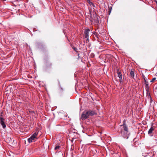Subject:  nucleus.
Masks as SVG:
<instances>
[{
  "instance_id": "obj_13",
  "label": "nucleus",
  "mask_w": 157,
  "mask_h": 157,
  "mask_svg": "<svg viewBox=\"0 0 157 157\" xmlns=\"http://www.w3.org/2000/svg\"><path fill=\"white\" fill-rule=\"evenodd\" d=\"M90 5H91V6H93V7H94V5L92 2H90Z\"/></svg>"
},
{
  "instance_id": "obj_8",
  "label": "nucleus",
  "mask_w": 157,
  "mask_h": 157,
  "mask_svg": "<svg viewBox=\"0 0 157 157\" xmlns=\"http://www.w3.org/2000/svg\"><path fill=\"white\" fill-rule=\"evenodd\" d=\"M90 31V29H87L84 32V33L85 34V38H86L87 40H88L89 39V33Z\"/></svg>"
},
{
  "instance_id": "obj_15",
  "label": "nucleus",
  "mask_w": 157,
  "mask_h": 157,
  "mask_svg": "<svg viewBox=\"0 0 157 157\" xmlns=\"http://www.w3.org/2000/svg\"><path fill=\"white\" fill-rule=\"evenodd\" d=\"M155 2L156 3V4L157 5V1H155Z\"/></svg>"
},
{
  "instance_id": "obj_10",
  "label": "nucleus",
  "mask_w": 157,
  "mask_h": 157,
  "mask_svg": "<svg viewBox=\"0 0 157 157\" xmlns=\"http://www.w3.org/2000/svg\"><path fill=\"white\" fill-rule=\"evenodd\" d=\"M130 74L131 76L133 78L134 77V71H131V72H130Z\"/></svg>"
},
{
  "instance_id": "obj_1",
  "label": "nucleus",
  "mask_w": 157,
  "mask_h": 157,
  "mask_svg": "<svg viewBox=\"0 0 157 157\" xmlns=\"http://www.w3.org/2000/svg\"><path fill=\"white\" fill-rule=\"evenodd\" d=\"M119 132L121 133L123 137L124 138L128 139V128L124 123L121 125L119 129Z\"/></svg>"
},
{
  "instance_id": "obj_6",
  "label": "nucleus",
  "mask_w": 157,
  "mask_h": 157,
  "mask_svg": "<svg viewBox=\"0 0 157 157\" xmlns=\"http://www.w3.org/2000/svg\"><path fill=\"white\" fill-rule=\"evenodd\" d=\"M118 71V70H117V74L119 78V81L120 82H121L122 81V74L121 72L119 71Z\"/></svg>"
},
{
  "instance_id": "obj_5",
  "label": "nucleus",
  "mask_w": 157,
  "mask_h": 157,
  "mask_svg": "<svg viewBox=\"0 0 157 157\" xmlns=\"http://www.w3.org/2000/svg\"><path fill=\"white\" fill-rule=\"evenodd\" d=\"M155 127L151 126L148 131V134L150 136H152L153 135V131L155 130Z\"/></svg>"
},
{
  "instance_id": "obj_12",
  "label": "nucleus",
  "mask_w": 157,
  "mask_h": 157,
  "mask_svg": "<svg viewBox=\"0 0 157 157\" xmlns=\"http://www.w3.org/2000/svg\"><path fill=\"white\" fill-rule=\"evenodd\" d=\"M59 147H60L59 146H57L55 147V149L57 150L59 148Z\"/></svg>"
},
{
  "instance_id": "obj_14",
  "label": "nucleus",
  "mask_w": 157,
  "mask_h": 157,
  "mask_svg": "<svg viewBox=\"0 0 157 157\" xmlns=\"http://www.w3.org/2000/svg\"><path fill=\"white\" fill-rule=\"evenodd\" d=\"M74 49L76 52H77V49L76 48H74Z\"/></svg>"
},
{
  "instance_id": "obj_3",
  "label": "nucleus",
  "mask_w": 157,
  "mask_h": 157,
  "mask_svg": "<svg viewBox=\"0 0 157 157\" xmlns=\"http://www.w3.org/2000/svg\"><path fill=\"white\" fill-rule=\"evenodd\" d=\"M145 80V90L147 91V95H148V98L149 97L150 99H151V96L149 94V87L148 86V84L147 82L145 79H144Z\"/></svg>"
},
{
  "instance_id": "obj_2",
  "label": "nucleus",
  "mask_w": 157,
  "mask_h": 157,
  "mask_svg": "<svg viewBox=\"0 0 157 157\" xmlns=\"http://www.w3.org/2000/svg\"><path fill=\"white\" fill-rule=\"evenodd\" d=\"M38 130H36L35 132L28 139V141L29 143L32 142H35L38 139L37 136L38 134Z\"/></svg>"
},
{
  "instance_id": "obj_9",
  "label": "nucleus",
  "mask_w": 157,
  "mask_h": 157,
  "mask_svg": "<svg viewBox=\"0 0 157 157\" xmlns=\"http://www.w3.org/2000/svg\"><path fill=\"white\" fill-rule=\"evenodd\" d=\"M89 116H92L96 114L95 112L93 110H90L88 111Z\"/></svg>"
},
{
  "instance_id": "obj_7",
  "label": "nucleus",
  "mask_w": 157,
  "mask_h": 157,
  "mask_svg": "<svg viewBox=\"0 0 157 157\" xmlns=\"http://www.w3.org/2000/svg\"><path fill=\"white\" fill-rule=\"evenodd\" d=\"M0 123L3 128H6V125L4 122V119L2 117L0 118Z\"/></svg>"
},
{
  "instance_id": "obj_4",
  "label": "nucleus",
  "mask_w": 157,
  "mask_h": 157,
  "mask_svg": "<svg viewBox=\"0 0 157 157\" xmlns=\"http://www.w3.org/2000/svg\"><path fill=\"white\" fill-rule=\"evenodd\" d=\"M89 115L88 111L83 112L82 114L81 118L82 120H84L88 118L90 116Z\"/></svg>"
},
{
  "instance_id": "obj_11",
  "label": "nucleus",
  "mask_w": 157,
  "mask_h": 157,
  "mask_svg": "<svg viewBox=\"0 0 157 157\" xmlns=\"http://www.w3.org/2000/svg\"><path fill=\"white\" fill-rule=\"evenodd\" d=\"M156 79V78H153L151 80L150 82H153Z\"/></svg>"
}]
</instances>
